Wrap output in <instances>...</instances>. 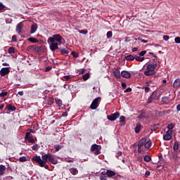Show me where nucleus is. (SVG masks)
I'll return each instance as SVG.
<instances>
[{"mask_svg":"<svg viewBox=\"0 0 180 180\" xmlns=\"http://www.w3.org/2000/svg\"><path fill=\"white\" fill-rule=\"evenodd\" d=\"M32 161H35V162H37L41 167H44V164L47 162V160L49 161V162L53 164L54 165H56V164H58V160L54 158V156H53L50 153L41 156V158L39 155H35L32 157Z\"/></svg>","mask_w":180,"mask_h":180,"instance_id":"f257e3e1","label":"nucleus"},{"mask_svg":"<svg viewBox=\"0 0 180 180\" xmlns=\"http://www.w3.org/2000/svg\"><path fill=\"white\" fill-rule=\"evenodd\" d=\"M63 41V37L58 34H53L51 37H49L47 40L48 44H49V49L51 51H56L58 49V44Z\"/></svg>","mask_w":180,"mask_h":180,"instance_id":"f03ea898","label":"nucleus"},{"mask_svg":"<svg viewBox=\"0 0 180 180\" xmlns=\"http://www.w3.org/2000/svg\"><path fill=\"white\" fill-rule=\"evenodd\" d=\"M157 67V64H148L146 66V70L144 72V75L146 77H150L151 75H154L155 74V68Z\"/></svg>","mask_w":180,"mask_h":180,"instance_id":"7ed1b4c3","label":"nucleus"},{"mask_svg":"<svg viewBox=\"0 0 180 180\" xmlns=\"http://www.w3.org/2000/svg\"><path fill=\"white\" fill-rule=\"evenodd\" d=\"M99 99H101L99 97L96 98L91 103L90 108L92 109V110H95V109L99 106Z\"/></svg>","mask_w":180,"mask_h":180,"instance_id":"20e7f679","label":"nucleus"},{"mask_svg":"<svg viewBox=\"0 0 180 180\" xmlns=\"http://www.w3.org/2000/svg\"><path fill=\"white\" fill-rule=\"evenodd\" d=\"M172 139V130H167L166 134L163 135V140L169 141Z\"/></svg>","mask_w":180,"mask_h":180,"instance_id":"39448f33","label":"nucleus"},{"mask_svg":"<svg viewBox=\"0 0 180 180\" xmlns=\"http://www.w3.org/2000/svg\"><path fill=\"white\" fill-rule=\"evenodd\" d=\"M119 116H120V113L116 112L111 115H108L107 117L108 120L110 122H114V120H116V119H118Z\"/></svg>","mask_w":180,"mask_h":180,"instance_id":"423d86ee","label":"nucleus"},{"mask_svg":"<svg viewBox=\"0 0 180 180\" xmlns=\"http://www.w3.org/2000/svg\"><path fill=\"white\" fill-rule=\"evenodd\" d=\"M112 74L115 78H117V79H120L121 76H120V70H119V68H114L112 70Z\"/></svg>","mask_w":180,"mask_h":180,"instance_id":"0eeeda50","label":"nucleus"},{"mask_svg":"<svg viewBox=\"0 0 180 180\" xmlns=\"http://www.w3.org/2000/svg\"><path fill=\"white\" fill-rule=\"evenodd\" d=\"M9 72V68H3L0 70V75H1V77H5V75H8Z\"/></svg>","mask_w":180,"mask_h":180,"instance_id":"6e6552de","label":"nucleus"},{"mask_svg":"<svg viewBox=\"0 0 180 180\" xmlns=\"http://www.w3.org/2000/svg\"><path fill=\"white\" fill-rule=\"evenodd\" d=\"M121 76L123 77V78H130L131 75L128 71L123 70L121 72Z\"/></svg>","mask_w":180,"mask_h":180,"instance_id":"1a4fd4ad","label":"nucleus"},{"mask_svg":"<svg viewBox=\"0 0 180 180\" xmlns=\"http://www.w3.org/2000/svg\"><path fill=\"white\" fill-rule=\"evenodd\" d=\"M22 29H23V23L20 22L16 26V32L17 33H18V34H20V33L22 32Z\"/></svg>","mask_w":180,"mask_h":180,"instance_id":"9d476101","label":"nucleus"},{"mask_svg":"<svg viewBox=\"0 0 180 180\" xmlns=\"http://www.w3.org/2000/svg\"><path fill=\"white\" fill-rule=\"evenodd\" d=\"M179 86H180V79L177 78L174 80L173 83V88H174L175 89H178Z\"/></svg>","mask_w":180,"mask_h":180,"instance_id":"9b49d317","label":"nucleus"},{"mask_svg":"<svg viewBox=\"0 0 180 180\" xmlns=\"http://www.w3.org/2000/svg\"><path fill=\"white\" fill-rule=\"evenodd\" d=\"M25 139L27 140V141H29L30 143H34V139L30 136V135H29V133H26Z\"/></svg>","mask_w":180,"mask_h":180,"instance_id":"f8f14e48","label":"nucleus"},{"mask_svg":"<svg viewBox=\"0 0 180 180\" xmlns=\"http://www.w3.org/2000/svg\"><path fill=\"white\" fill-rule=\"evenodd\" d=\"M146 141H147V139L146 138H143L142 139H141V141L138 143V147L139 148H141L142 146H146Z\"/></svg>","mask_w":180,"mask_h":180,"instance_id":"ddd939ff","label":"nucleus"},{"mask_svg":"<svg viewBox=\"0 0 180 180\" xmlns=\"http://www.w3.org/2000/svg\"><path fill=\"white\" fill-rule=\"evenodd\" d=\"M105 174L107 176H109V178H112V176H115V175H116V172L112 170H107Z\"/></svg>","mask_w":180,"mask_h":180,"instance_id":"4468645a","label":"nucleus"},{"mask_svg":"<svg viewBox=\"0 0 180 180\" xmlns=\"http://www.w3.org/2000/svg\"><path fill=\"white\" fill-rule=\"evenodd\" d=\"M69 171L72 175H77L78 174V169L75 167L70 168Z\"/></svg>","mask_w":180,"mask_h":180,"instance_id":"2eb2a0df","label":"nucleus"},{"mask_svg":"<svg viewBox=\"0 0 180 180\" xmlns=\"http://www.w3.org/2000/svg\"><path fill=\"white\" fill-rule=\"evenodd\" d=\"M6 169V167L3 165H0V176L4 175V174H5V170Z\"/></svg>","mask_w":180,"mask_h":180,"instance_id":"dca6fc26","label":"nucleus"},{"mask_svg":"<svg viewBox=\"0 0 180 180\" xmlns=\"http://www.w3.org/2000/svg\"><path fill=\"white\" fill-rule=\"evenodd\" d=\"M125 60H127V61H134L135 57L133 55H128L125 56Z\"/></svg>","mask_w":180,"mask_h":180,"instance_id":"f3484780","label":"nucleus"},{"mask_svg":"<svg viewBox=\"0 0 180 180\" xmlns=\"http://www.w3.org/2000/svg\"><path fill=\"white\" fill-rule=\"evenodd\" d=\"M155 91H153L150 97L148 98V103H151L153 102V99H154V96H155Z\"/></svg>","mask_w":180,"mask_h":180,"instance_id":"a211bd4d","label":"nucleus"},{"mask_svg":"<svg viewBox=\"0 0 180 180\" xmlns=\"http://www.w3.org/2000/svg\"><path fill=\"white\" fill-rule=\"evenodd\" d=\"M36 30H37V25H36V24L32 25L31 26V34H33V33H36Z\"/></svg>","mask_w":180,"mask_h":180,"instance_id":"6ab92c4d","label":"nucleus"},{"mask_svg":"<svg viewBox=\"0 0 180 180\" xmlns=\"http://www.w3.org/2000/svg\"><path fill=\"white\" fill-rule=\"evenodd\" d=\"M162 102H164V103H168V102H171V99L168 96H165L162 98Z\"/></svg>","mask_w":180,"mask_h":180,"instance_id":"aec40b11","label":"nucleus"},{"mask_svg":"<svg viewBox=\"0 0 180 180\" xmlns=\"http://www.w3.org/2000/svg\"><path fill=\"white\" fill-rule=\"evenodd\" d=\"M140 130H141V124H137L135 128V133H140Z\"/></svg>","mask_w":180,"mask_h":180,"instance_id":"412c9836","label":"nucleus"},{"mask_svg":"<svg viewBox=\"0 0 180 180\" xmlns=\"http://www.w3.org/2000/svg\"><path fill=\"white\" fill-rule=\"evenodd\" d=\"M7 109L8 110H11V112H14V110H16V108H15V106L9 104L8 106H7Z\"/></svg>","mask_w":180,"mask_h":180,"instance_id":"4be33fe9","label":"nucleus"},{"mask_svg":"<svg viewBox=\"0 0 180 180\" xmlns=\"http://www.w3.org/2000/svg\"><path fill=\"white\" fill-rule=\"evenodd\" d=\"M173 148L174 151H178V149L179 148V143H178V141L174 142Z\"/></svg>","mask_w":180,"mask_h":180,"instance_id":"5701e85b","label":"nucleus"},{"mask_svg":"<svg viewBox=\"0 0 180 180\" xmlns=\"http://www.w3.org/2000/svg\"><path fill=\"white\" fill-rule=\"evenodd\" d=\"M19 161L20 162H26V161H27V158L26 156H22L19 158Z\"/></svg>","mask_w":180,"mask_h":180,"instance_id":"b1692460","label":"nucleus"},{"mask_svg":"<svg viewBox=\"0 0 180 180\" xmlns=\"http://www.w3.org/2000/svg\"><path fill=\"white\" fill-rule=\"evenodd\" d=\"M151 147V141H148L145 142V148H150Z\"/></svg>","mask_w":180,"mask_h":180,"instance_id":"393cba45","label":"nucleus"},{"mask_svg":"<svg viewBox=\"0 0 180 180\" xmlns=\"http://www.w3.org/2000/svg\"><path fill=\"white\" fill-rule=\"evenodd\" d=\"M98 147L99 146L96 144L92 145L91 147V151H96V150H98Z\"/></svg>","mask_w":180,"mask_h":180,"instance_id":"a878e982","label":"nucleus"},{"mask_svg":"<svg viewBox=\"0 0 180 180\" xmlns=\"http://www.w3.org/2000/svg\"><path fill=\"white\" fill-rule=\"evenodd\" d=\"M29 41H31V43H39V41L36 38L30 37L28 39Z\"/></svg>","mask_w":180,"mask_h":180,"instance_id":"bb28decb","label":"nucleus"},{"mask_svg":"<svg viewBox=\"0 0 180 180\" xmlns=\"http://www.w3.org/2000/svg\"><path fill=\"white\" fill-rule=\"evenodd\" d=\"M136 61H139L140 63H142V61H144V58L141 56H136L135 57Z\"/></svg>","mask_w":180,"mask_h":180,"instance_id":"cd10ccee","label":"nucleus"},{"mask_svg":"<svg viewBox=\"0 0 180 180\" xmlns=\"http://www.w3.org/2000/svg\"><path fill=\"white\" fill-rule=\"evenodd\" d=\"M60 53L61 54L64 55V54H68L70 51H68L67 49H60Z\"/></svg>","mask_w":180,"mask_h":180,"instance_id":"c85d7f7f","label":"nucleus"},{"mask_svg":"<svg viewBox=\"0 0 180 180\" xmlns=\"http://www.w3.org/2000/svg\"><path fill=\"white\" fill-rule=\"evenodd\" d=\"M56 103L57 105H58V106H61L63 105V101H61L60 98H56Z\"/></svg>","mask_w":180,"mask_h":180,"instance_id":"c756f323","label":"nucleus"},{"mask_svg":"<svg viewBox=\"0 0 180 180\" xmlns=\"http://www.w3.org/2000/svg\"><path fill=\"white\" fill-rule=\"evenodd\" d=\"M143 160L146 162H149V161H151V157H150L149 155H146L144 156Z\"/></svg>","mask_w":180,"mask_h":180,"instance_id":"7c9ffc66","label":"nucleus"},{"mask_svg":"<svg viewBox=\"0 0 180 180\" xmlns=\"http://www.w3.org/2000/svg\"><path fill=\"white\" fill-rule=\"evenodd\" d=\"M63 78L65 79V81H70V79H71L72 78V75H65L63 76Z\"/></svg>","mask_w":180,"mask_h":180,"instance_id":"2f4dec72","label":"nucleus"},{"mask_svg":"<svg viewBox=\"0 0 180 180\" xmlns=\"http://www.w3.org/2000/svg\"><path fill=\"white\" fill-rule=\"evenodd\" d=\"M89 78V73H86L82 77V79H84V81H86Z\"/></svg>","mask_w":180,"mask_h":180,"instance_id":"473e14b6","label":"nucleus"},{"mask_svg":"<svg viewBox=\"0 0 180 180\" xmlns=\"http://www.w3.org/2000/svg\"><path fill=\"white\" fill-rule=\"evenodd\" d=\"M8 53H9V54H14V53H15V48L10 47L8 49Z\"/></svg>","mask_w":180,"mask_h":180,"instance_id":"72a5a7b5","label":"nucleus"},{"mask_svg":"<svg viewBox=\"0 0 180 180\" xmlns=\"http://www.w3.org/2000/svg\"><path fill=\"white\" fill-rule=\"evenodd\" d=\"M39 147H40V146H39V145L35 144V145H34V146L32 147V150H33L34 151H37V150H39Z\"/></svg>","mask_w":180,"mask_h":180,"instance_id":"f704fd0d","label":"nucleus"},{"mask_svg":"<svg viewBox=\"0 0 180 180\" xmlns=\"http://www.w3.org/2000/svg\"><path fill=\"white\" fill-rule=\"evenodd\" d=\"M6 95H8V92L3 91V92L0 93V98H5V96H6Z\"/></svg>","mask_w":180,"mask_h":180,"instance_id":"c9c22d12","label":"nucleus"},{"mask_svg":"<svg viewBox=\"0 0 180 180\" xmlns=\"http://www.w3.org/2000/svg\"><path fill=\"white\" fill-rule=\"evenodd\" d=\"M63 148V146L57 145L55 146L56 151H60Z\"/></svg>","mask_w":180,"mask_h":180,"instance_id":"e433bc0d","label":"nucleus"},{"mask_svg":"<svg viewBox=\"0 0 180 180\" xmlns=\"http://www.w3.org/2000/svg\"><path fill=\"white\" fill-rule=\"evenodd\" d=\"M112 36H113V34L112 33V31H110V32H107V37L108 39H110V37H112Z\"/></svg>","mask_w":180,"mask_h":180,"instance_id":"4c0bfd02","label":"nucleus"},{"mask_svg":"<svg viewBox=\"0 0 180 180\" xmlns=\"http://www.w3.org/2000/svg\"><path fill=\"white\" fill-rule=\"evenodd\" d=\"M174 41H175V43H176L177 44H180V37H176L174 39Z\"/></svg>","mask_w":180,"mask_h":180,"instance_id":"58836bf2","label":"nucleus"},{"mask_svg":"<svg viewBox=\"0 0 180 180\" xmlns=\"http://www.w3.org/2000/svg\"><path fill=\"white\" fill-rule=\"evenodd\" d=\"M163 40H165V41H168L169 40V36L164 35L163 36Z\"/></svg>","mask_w":180,"mask_h":180,"instance_id":"ea45409f","label":"nucleus"},{"mask_svg":"<svg viewBox=\"0 0 180 180\" xmlns=\"http://www.w3.org/2000/svg\"><path fill=\"white\" fill-rule=\"evenodd\" d=\"M34 51H37V53H39V51H40V47H39L38 46H34Z\"/></svg>","mask_w":180,"mask_h":180,"instance_id":"a19ab883","label":"nucleus"},{"mask_svg":"<svg viewBox=\"0 0 180 180\" xmlns=\"http://www.w3.org/2000/svg\"><path fill=\"white\" fill-rule=\"evenodd\" d=\"M12 41H13V43H15V42L18 41V39L16 37V35H13Z\"/></svg>","mask_w":180,"mask_h":180,"instance_id":"79ce46f5","label":"nucleus"},{"mask_svg":"<svg viewBox=\"0 0 180 180\" xmlns=\"http://www.w3.org/2000/svg\"><path fill=\"white\" fill-rule=\"evenodd\" d=\"M4 9H5V5L2 2H0V12L1 11H4Z\"/></svg>","mask_w":180,"mask_h":180,"instance_id":"37998d69","label":"nucleus"},{"mask_svg":"<svg viewBox=\"0 0 180 180\" xmlns=\"http://www.w3.org/2000/svg\"><path fill=\"white\" fill-rule=\"evenodd\" d=\"M124 120H126V118L124 117V116H121L120 117V123H123V122H124Z\"/></svg>","mask_w":180,"mask_h":180,"instance_id":"c03bdc74","label":"nucleus"},{"mask_svg":"<svg viewBox=\"0 0 180 180\" xmlns=\"http://www.w3.org/2000/svg\"><path fill=\"white\" fill-rule=\"evenodd\" d=\"M167 129H168V130H172V129H174V124H169L167 126Z\"/></svg>","mask_w":180,"mask_h":180,"instance_id":"a18cd8bd","label":"nucleus"},{"mask_svg":"<svg viewBox=\"0 0 180 180\" xmlns=\"http://www.w3.org/2000/svg\"><path fill=\"white\" fill-rule=\"evenodd\" d=\"M146 53H147V51H142L141 52H140L139 53L140 57H143V56L146 55Z\"/></svg>","mask_w":180,"mask_h":180,"instance_id":"49530a36","label":"nucleus"},{"mask_svg":"<svg viewBox=\"0 0 180 180\" xmlns=\"http://www.w3.org/2000/svg\"><path fill=\"white\" fill-rule=\"evenodd\" d=\"M65 161L66 162H74V159H67V158H65Z\"/></svg>","mask_w":180,"mask_h":180,"instance_id":"de8ad7c7","label":"nucleus"},{"mask_svg":"<svg viewBox=\"0 0 180 180\" xmlns=\"http://www.w3.org/2000/svg\"><path fill=\"white\" fill-rule=\"evenodd\" d=\"M51 66H48L45 68L46 72H48V71H51Z\"/></svg>","mask_w":180,"mask_h":180,"instance_id":"09e8293b","label":"nucleus"},{"mask_svg":"<svg viewBox=\"0 0 180 180\" xmlns=\"http://www.w3.org/2000/svg\"><path fill=\"white\" fill-rule=\"evenodd\" d=\"M100 179L101 180H108V178L106 177V176L102 175L100 176Z\"/></svg>","mask_w":180,"mask_h":180,"instance_id":"8fccbe9b","label":"nucleus"},{"mask_svg":"<svg viewBox=\"0 0 180 180\" xmlns=\"http://www.w3.org/2000/svg\"><path fill=\"white\" fill-rule=\"evenodd\" d=\"M26 133H29V136H30V133H34L32 129H28Z\"/></svg>","mask_w":180,"mask_h":180,"instance_id":"3c124183","label":"nucleus"},{"mask_svg":"<svg viewBox=\"0 0 180 180\" xmlns=\"http://www.w3.org/2000/svg\"><path fill=\"white\" fill-rule=\"evenodd\" d=\"M122 155V151H119L117 155H116V157H121Z\"/></svg>","mask_w":180,"mask_h":180,"instance_id":"603ef678","label":"nucleus"},{"mask_svg":"<svg viewBox=\"0 0 180 180\" xmlns=\"http://www.w3.org/2000/svg\"><path fill=\"white\" fill-rule=\"evenodd\" d=\"M125 92H131V88L128 87L126 90Z\"/></svg>","mask_w":180,"mask_h":180,"instance_id":"864d4df0","label":"nucleus"},{"mask_svg":"<svg viewBox=\"0 0 180 180\" xmlns=\"http://www.w3.org/2000/svg\"><path fill=\"white\" fill-rule=\"evenodd\" d=\"M18 95H20V96H23V91H18Z\"/></svg>","mask_w":180,"mask_h":180,"instance_id":"5fc2aeb1","label":"nucleus"},{"mask_svg":"<svg viewBox=\"0 0 180 180\" xmlns=\"http://www.w3.org/2000/svg\"><path fill=\"white\" fill-rule=\"evenodd\" d=\"M96 154L98 155V154H101V152H99V149L98 148L97 150H94Z\"/></svg>","mask_w":180,"mask_h":180,"instance_id":"6e6d98bb","label":"nucleus"},{"mask_svg":"<svg viewBox=\"0 0 180 180\" xmlns=\"http://www.w3.org/2000/svg\"><path fill=\"white\" fill-rule=\"evenodd\" d=\"M176 110H178V112L180 111V104L176 105Z\"/></svg>","mask_w":180,"mask_h":180,"instance_id":"4d7b16f0","label":"nucleus"},{"mask_svg":"<svg viewBox=\"0 0 180 180\" xmlns=\"http://www.w3.org/2000/svg\"><path fill=\"white\" fill-rule=\"evenodd\" d=\"M145 92H150V89H149V87H146V88H145Z\"/></svg>","mask_w":180,"mask_h":180,"instance_id":"13d9d810","label":"nucleus"},{"mask_svg":"<svg viewBox=\"0 0 180 180\" xmlns=\"http://www.w3.org/2000/svg\"><path fill=\"white\" fill-rule=\"evenodd\" d=\"M137 50H139V49H137V48H133L132 49L133 53H134L135 51H137Z\"/></svg>","mask_w":180,"mask_h":180,"instance_id":"bf43d9fd","label":"nucleus"},{"mask_svg":"<svg viewBox=\"0 0 180 180\" xmlns=\"http://www.w3.org/2000/svg\"><path fill=\"white\" fill-rule=\"evenodd\" d=\"M44 168H45V169H49V165H44Z\"/></svg>","mask_w":180,"mask_h":180,"instance_id":"052dcab7","label":"nucleus"},{"mask_svg":"<svg viewBox=\"0 0 180 180\" xmlns=\"http://www.w3.org/2000/svg\"><path fill=\"white\" fill-rule=\"evenodd\" d=\"M62 116H63V117H67V112H63V115H62Z\"/></svg>","mask_w":180,"mask_h":180,"instance_id":"680f3d73","label":"nucleus"},{"mask_svg":"<svg viewBox=\"0 0 180 180\" xmlns=\"http://www.w3.org/2000/svg\"><path fill=\"white\" fill-rule=\"evenodd\" d=\"M122 88H126V83H122Z\"/></svg>","mask_w":180,"mask_h":180,"instance_id":"e2e57ef3","label":"nucleus"},{"mask_svg":"<svg viewBox=\"0 0 180 180\" xmlns=\"http://www.w3.org/2000/svg\"><path fill=\"white\" fill-rule=\"evenodd\" d=\"M138 152L139 153H141V148L138 147Z\"/></svg>","mask_w":180,"mask_h":180,"instance_id":"0e129e2a","label":"nucleus"},{"mask_svg":"<svg viewBox=\"0 0 180 180\" xmlns=\"http://www.w3.org/2000/svg\"><path fill=\"white\" fill-rule=\"evenodd\" d=\"M2 65H4V66H8V65H9V64H8L7 63H4L2 64Z\"/></svg>","mask_w":180,"mask_h":180,"instance_id":"69168bd1","label":"nucleus"},{"mask_svg":"<svg viewBox=\"0 0 180 180\" xmlns=\"http://www.w3.org/2000/svg\"><path fill=\"white\" fill-rule=\"evenodd\" d=\"M150 172H146V175L150 176Z\"/></svg>","mask_w":180,"mask_h":180,"instance_id":"338daca9","label":"nucleus"},{"mask_svg":"<svg viewBox=\"0 0 180 180\" xmlns=\"http://www.w3.org/2000/svg\"><path fill=\"white\" fill-rule=\"evenodd\" d=\"M72 54L74 57H77V56H75V52H72Z\"/></svg>","mask_w":180,"mask_h":180,"instance_id":"774afa93","label":"nucleus"}]
</instances>
